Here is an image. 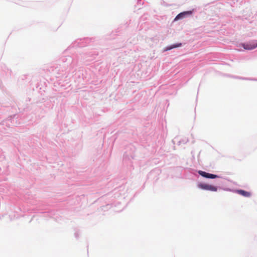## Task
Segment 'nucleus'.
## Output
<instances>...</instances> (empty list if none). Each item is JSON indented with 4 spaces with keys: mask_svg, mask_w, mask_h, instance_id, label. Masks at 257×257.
Masks as SVG:
<instances>
[{
    "mask_svg": "<svg viewBox=\"0 0 257 257\" xmlns=\"http://www.w3.org/2000/svg\"><path fill=\"white\" fill-rule=\"evenodd\" d=\"M198 187L203 190H209L213 192H215L217 190V187L208 184L199 183L198 184Z\"/></svg>",
    "mask_w": 257,
    "mask_h": 257,
    "instance_id": "1",
    "label": "nucleus"
},
{
    "mask_svg": "<svg viewBox=\"0 0 257 257\" xmlns=\"http://www.w3.org/2000/svg\"><path fill=\"white\" fill-rule=\"evenodd\" d=\"M242 47L246 50H252L257 47V41H250L242 44Z\"/></svg>",
    "mask_w": 257,
    "mask_h": 257,
    "instance_id": "2",
    "label": "nucleus"
},
{
    "mask_svg": "<svg viewBox=\"0 0 257 257\" xmlns=\"http://www.w3.org/2000/svg\"><path fill=\"white\" fill-rule=\"evenodd\" d=\"M198 173L199 175H200L202 177H204L207 178L214 179V178H216L217 177H218V176L216 175L209 174V173H206V172L202 171H199Z\"/></svg>",
    "mask_w": 257,
    "mask_h": 257,
    "instance_id": "3",
    "label": "nucleus"
},
{
    "mask_svg": "<svg viewBox=\"0 0 257 257\" xmlns=\"http://www.w3.org/2000/svg\"><path fill=\"white\" fill-rule=\"evenodd\" d=\"M191 14H192L191 11H186V12L181 13L176 17L174 20L177 21L178 20H179L180 19L184 18L185 15H191Z\"/></svg>",
    "mask_w": 257,
    "mask_h": 257,
    "instance_id": "4",
    "label": "nucleus"
},
{
    "mask_svg": "<svg viewBox=\"0 0 257 257\" xmlns=\"http://www.w3.org/2000/svg\"><path fill=\"white\" fill-rule=\"evenodd\" d=\"M236 192L244 197H249L251 196V193L249 192H247L243 190H236Z\"/></svg>",
    "mask_w": 257,
    "mask_h": 257,
    "instance_id": "5",
    "label": "nucleus"
},
{
    "mask_svg": "<svg viewBox=\"0 0 257 257\" xmlns=\"http://www.w3.org/2000/svg\"><path fill=\"white\" fill-rule=\"evenodd\" d=\"M181 45H182L181 43H179V44H176V45H173L171 46L170 47L167 48L166 49V50H169L172 49L173 48L179 47L181 46Z\"/></svg>",
    "mask_w": 257,
    "mask_h": 257,
    "instance_id": "6",
    "label": "nucleus"
}]
</instances>
